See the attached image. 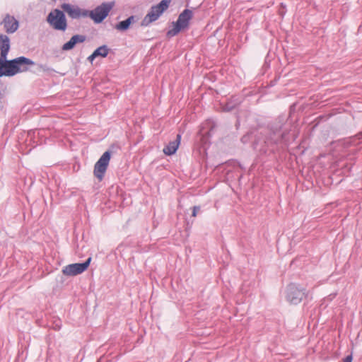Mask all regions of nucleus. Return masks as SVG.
Wrapping results in <instances>:
<instances>
[{"label":"nucleus","mask_w":362,"mask_h":362,"mask_svg":"<svg viewBox=\"0 0 362 362\" xmlns=\"http://www.w3.org/2000/svg\"><path fill=\"white\" fill-rule=\"evenodd\" d=\"M172 0H162L157 5L151 6L150 11L141 21V25L148 26L150 23L156 21L166 11Z\"/></svg>","instance_id":"nucleus-1"},{"label":"nucleus","mask_w":362,"mask_h":362,"mask_svg":"<svg viewBox=\"0 0 362 362\" xmlns=\"http://www.w3.org/2000/svg\"><path fill=\"white\" fill-rule=\"evenodd\" d=\"M193 16V13L191 10L185 9L178 16L175 23H173V28L168 30L167 35L173 37L176 35L181 30L188 27L189 22Z\"/></svg>","instance_id":"nucleus-2"},{"label":"nucleus","mask_w":362,"mask_h":362,"mask_svg":"<svg viewBox=\"0 0 362 362\" xmlns=\"http://www.w3.org/2000/svg\"><path fill=\"white\" fill-rule=\"evenodd\" d=\"M47 21L57 30L64 31L67 28L65 15L63 11L59 9L52 11L47 17Z\"/></svg>","instance_id":"nucleus-3"},{"label":"nucleus","mask_w":362,"mask_h":362,"mask_svg":"<svg viewBox=\"0 0 362 362\" xmlns=\"http://www.w3.org/2000/svg\"><path fill=\"white\" fill-rule=\"evenodd\" d=\"M284 134L281 132L280 127H276L267 130L265 138L262 140H257L255 144V148H257L259 145L264 144L267 146L273 145L280 142L284 139Z\"/></svg>","instance_id":"nucleus-4"},{"label":"nucleus","mask_w":362,"mask_h":362,"mask_svg":"<svg viewBox=\"0 0 362 362\" xmlns=\"http://www.w3.org/2000/svg\"><path fill=\"white\" fill-rule=\"evenodd\" d=\"M305 297V289L296 284H290L286 291V300L291 304L297 305Z\"/></svg>","instance_id":"nucleus-5"},{"label":"nucleus","mask_w":362,"mask_h":362,"mask_svg":"<svg viewBox=\"0 0 362 362\" xmlns=\"http://www.w3.org/2000/svg\"><path fill=\"white\" fill-rule=\"evenodd\" d=\"M115 3H103L96 7L94 10L88 11V15L96 23H101L108 15L110 10L114 6Z\"/></svg>","instance_id":"nucleus-6"},{"label":"nucleus","mask_w":362,"mask_h":362,"mask_svg":"<svg viewBox=\"0 0 362 362\" xmlns=\"http://www.w3.org/2000/svg\"><path fill=\"white\" fill-rule=\"evenodd\" d=\"M91 261V257H89L86 262L83 263H74L68 264L62 268V273L67 276H74L82 274L85 272Z\"/></svg>","instance_id":"nucleus-7"},{"label":"nucleus","mask_w":362,"mask_h":362,"mask_svg":"<svg viewBox=\"0 0 362 362\" xmlns=\"http://www.w3.org/2000/svg\"><path fill=\"white\" fill-rule=\"evenodd\" d=\"M110 152L108 151H105L95 164L94 175L100 181L103 180L104 175L107 170L110 160Z\"/></svg>","instance_id":"nucleus-8"},{"label":"nucleus","mask_w":362,"mask_h":362,"mask_svg":"<svg viewBox=\"0 0 362 362\" xmlns=\"http://www.w3.org/2000/svg\"><path fill=\"white\" fill-rule=\"evenodd\" d=\"M7 56L0 57V77L1 76H13L17 74V66L16 64L18 62L15 59L7 60Z\"/></svg>","instance_id":"nucleus-9"},{"label":"nucleus","mask_w":362,"mask_h":362,"mask_svg":"<svg viewBox=\"0 0 362 362\" xmlns=\"http://www.w3.org/2000/svg\"><path fill=\"white\" fill-rule=\"evenodd\" d=\"M5 31L8 34L14 33L19 27V22L14 16L6 14L1 22Z\"/></svg>","instance_id":"nucleus-10"},{"label":"nucleus","mask_w":362,"mask_h":362,"mask_svg":"<svg viewBox=\"0 0 362 362\" xmlns=\"http://www.w3.org/2000/svg\"><path fill=\"white\" fill-rule=\"evenodd\" d=\"M62 8L72 18H78L81 16L86 17L88 15V11L81 10L78 6L69 4H63Z\"/></svg>","instance_id":"nucleus-11"},{"label":"nucleus","mask_w":362,"mask_h":362,"mask_svg":"<svg viewBox=\"0 0 362 362\" xmlns=\"http://www.w3.org/2000/svg\"><path fill=\"white\" fill-rule=\"evenodd\" d=\"M14 59L18 62L16 64L18 69L17 74L28 71L29 70V66L35 64L33 60L25 57H19Z\"/></svg>","instance_id":"nucleus-12"},{"label":"nucleus","mask_w":362,"mask_h":362,"mask_svg":"<svg viewBox=\"0 0 362 362\" xmlns=\"http://www.w3.org/2000/svg\"><path fill=\"white\" fill-rule=\"evenodd\" d=\"M86 40V36L83 35H75L71 39L63 45L62 49L69 51L72 49L77 43H82Z\"/></svg>","instance_id":"nucleus-13"},{"label":"nucleus","mask_w":362,"mask_h":362,"mask_svg":"<svg viewBox=\"0 0 362 362\" xmlns=\"http://www.w3.org/2000/svg\"><path fill=\"white\" fill-rule=\"evenodd\" d=\"M10 49V39L4 34H0V57L7 56Z\"/></svg>","instance_id":"nucleus-14"},{"label":"nucleus","mask_w":362,"mask_h":362,"mask_svg":"<svg viewBox=\"0 0 362 362\" xmlns=\"http://www.w3.org/2000/svg\"><path fill=\"white\" fill-rule=\"evenodd\" d=\"M181 135L177 134L175 141L169 142V144L163 148V153L165 155L170 156L174 154L180 143Z\"/></svg>","instance_id":"nucleus-15"},{"label":"nucleus","mask_w":362,"mask_h":362,"mask_svg":"<svg viewBox=\"0 0 362 362\" xmlns=\"http://www.w3.org/2000/svg\"><path fill=\"white\" fill-rule=\"evenodd\" d=\"M134 17L133 16L129 17L127 19H126L125 21H122L121 22H119L117 25H116V29L119 30H126L129 28L130 24L132 23V22L134 21Z\"/></svg>","instance_id":"nucleus-16"},{"label":"nucleus","mask_w":362,"mask_h":362,"mask_svg":"<svg viewBox=\"0 0 362 362\" xmlns=\"http://www.w3.org/2000/svg\"><path fill=\"white\" fill-rule=\"evenodd\" d=\"M94 52L98 57H105L108 54L109 49L106 45H103L97 48Z\"/></svg>","instance_id":"nucleus-17"},{"label":"nucleus","mask_w":362,"mask_h":362,"mask_svg":"<svg viewBox=\"0 0 362 362\" xmlns=\"http://www.w3.org/2000/svg\"><path fill=\"white\" fill-rule=\"evenodd\" d=\"M37 69L40 71L44 72L48 75H52L56 71L52 69V67L46 65V64H38L37 65Z\"/></svg>","instance_id":"nucleus-18"},{"label":"nucleus","mask_w":362,"mask_h":362,"mask_svg":"<svg viewBox=\"0 0 362 362\" xmlns=\"http://www.w3.org/2000/svg\"><path fill=\"white\" fill-rule=\"evenodd\" d=\"M200 210V207L199 206H194L193 207V211H192V216H197V213Z\"/></svg>","instance_id":"nucleus-19"},{"label":"nucleus","mask_w":362,"mask_h":362,"mask_svg":"<svg viewBox=\"0 0 362 362\" xmlns=\"http://www.w3.org/2000/svg\"><path fill=\"white\" fill-rule=\"evenodd\" d=\"M96 57H98V56L95 54V52H93L92 54H90L88 57V59L90 61V62H93L94 59H95Z\"/></svg>","instance_id":"nucleus-20"},{"label":"nucleus","mask_w":362,"mask_h":362,"mask_svg":"<svg viewBox=\"0 0 362 362\" xmlns=\"http://www.w3.org/2000/svg\"><path fill=\"white\" fill-rule=\"evenodd\" d=\"M342 362H352V356L349 355L343 359Z\"/></svg>","instance_id":"nucleus-21"},{"label":"nucleus","mask_w":362,"mask_h":362,"mask_svg":"<svg viewBox=\"0 0 362 362\" xmlns=\"http://www.w3.org/2000/svg\"><path fill=\"white\" fill-rule=\"evenodd\" d=\"M233 108V106L230 105V104H227L226 107H224V110L226 111H230Z\"/></svg>","instance_id":"nucleus-22"},{"label":"nucleus","mask_w":362,"mask_h":362,"mask_svg":"<svg viewBox=\"0 0 362 362\" xmlns=\"http://www.w3.org/2000/svg\"><path fill=\"white\" fill-rule=\"evenodd\" d=\"M259 150L260 151H264V149H263L262 148H260Z\"/></svg>","instance_id":"nucleus-23"}]
</instances>
